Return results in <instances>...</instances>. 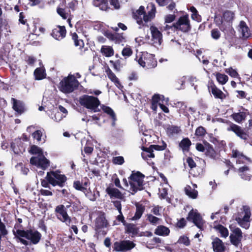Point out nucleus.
Returning <instances> with one entry per match:
<instances>
[{"label": "nucleus", "mask_w": 252, "mask_h": 252, "mask_svg": "<svg viewBox=\"0 0 252 252\" xmlns=\"http://www.w3.org/2000/svg\"><path fill=\"white\" fill-rule=\"evenodd\" d=\"M186 81V77L185 76H183L180 79H178L177 84H181L180 86H178L176 85L177 88L178 90L181 89L183 88V86L184 85L185 82Z\"/></svg>", "instance_id": "obj_57"}, {"label": "nucleus", "mask_w": 252, "mask_h": 252, "mask_svg": "<svg viewBox=\"0 0 252 252\" xmlns=\"http://www.w3.org/2000/svg\"><path fill=\"white\" fill-rule=\"evenodd\" d=\"M46 179L53 186H58L60 187H63L66 181L65 175L62 174L59 170L47 172Z\"/></svg>", "instance_id": "obj_8"}, {"label": "nucleus", "mask_w": 252, "mask_h": 252, "mask_svg": "<svg viewBox=\"0 0 252 252\" xmlns=\"http://www.w3.org/2000/svg\"><path fill=\"white\" fill-rule=\"evenodd\" d=\"M78 81L73 75L69 74L60 83L59 89L63 93L69 94L73 92L79 86Z\"/></svg>", "instance_id": "obj_6"}, {"label": "nucleus", "mask_w": 252, "mask_h": 252, "mask_svg": "<svg viewBox=\"0 0 252 252\" xmlns=\"http://www.w3.org/2000/svg\"><path fill=\"white\" fill-rule=\"evenodd\" d=\"M11 103L12 104V108L18 114H22L25 111V105L24 103L14 98H11Z\"/></svg>", "instance_id": "obj_23"}, {"label": "nucleus", "mask_w": 252, "mask_h": 252, "mask_svg": "<svg viewBox=\"0 0 252 252\" xmlns=\"http://www.w3.org/2000/svg\"><path fill=\"white\" fill-rule=\"evenodd\" d=\"M245 214L242 218H237L236 220L240 226L245 229H248L250 227V218L251 216V212L250 209L246 207H244Z\"/></svg>", "instance_id": "obj_18"}, {"label": "nucleus", "mask_w": 252, "mask_h": 252, "mask_svg": "<svg viewBox=\"0 0 252 252\" xmlns=\"http://www.w3.org/2000/svg\"><path fill=\"white\" fill-rule=\"evenodd\" d=\"M52 36L56 39L60 40L66 35V30L64 26H58L54 28L51 33Z\"/></svg>", "instance_id": "obj_22"}, {"label": "nucleus", "mask_w": 252, "mask_h": 252, "mask_svg": "<svg viewBox=\"0 0 252 252\" xmlns=\"http://www.w3.org/2000/svg\"><path fill=\"white\" fill-rule=\"evenodd\" d=\"M136 212L134 216L132 217V220H139L145 211V206L139 203H136Z\"/></svg>", "instance_id": "obj_31"}, {"label": "nucleus", "mask_w": 252, "mask_h": 252, "mask_svg": "<svg viewBox=\"0 0 252 252\" xmlns=\"http://www.w3.org/2000/svg\"><path fill=\"white\" fill-rule=\"evenodd\" d=\"M239 31L241 32L242 37L245 39H247L250 36V32L249 28L247 26L246 23L241 21L239 25Z\"/></svg>", "instance_id": "obj_25"}, {"label": "nucleus", "mask_w": 252, "mask_h": 252, "mask_svg": "<svg viewBox=\"0 0 252 252\" xmlns=\"http://www.w3.org/2000/svg\"><path fill=\"white\" fill-rule=\"evenodd\" d=\"M165 31L174 30L181 31L183 32H188L190 30L191 26L188 15L180 17L178 21L172 26L166 25L163 27Z\"/></svg>", "instance_id": "obj_7"}, {"label": "nucleus", "mask_w": 252, "mask_h": 252, "mask_svg": "<svg viewBox=\"0 0 252 252\" xmlns=\"http://www.w3.org/2000/svg\"><path fill=\"white\" fill-rule=\"evenodd\" d=\"M147 220L153 225H156L158 223V221L159 220V219L153 216L151 214H147Z\"/></svg>", "instance_id": "obj_47"}, {"label": "nucleus", "mask_w": 252, "mask_h": 252, "mask_svg": "<svg viewBox=\"0 0 252 252\" xmlns=\"http://www.w3.org/2000/svg\"><path fill=\"white\" fill-rule=\"evenodd\" d=\"M249 170V168L248 166H244L242 167H240L238 169V172L241 178L246 180H250V176L249 174H247V172Z\"/></svg>", "instance_id": "obj_38"}, {"label": "nucleus", "mask_w": 252, "mask_h": 252, "mask_svg": "<svg viewBox=\"0 0 252 252\" xmlns=\"http://www.w3.org/2000/svg\"><path fill=\"white\" fill-rule=\"evenodd\" d=\"M150 31L152 34V41L155 46L160 45L162 41V35L158 29L155 26H151Z\"/></svg>", "instance_id": "obj_17"}, {"label": "nucleus", "mask_w": 252, "mask_h": 252, "mask_svg": "<svg viewBox=\"0 0 252 252\" xmlns=\"http://www.w3.org/2000/svg\"><path fill=\"white\" fill-rule=\"evenodd\" d=\"M152 101L154 103H157L159 105L160 103H164V102L166 103L167 102L168 99H165L164 96L162 95L155 94L153 96Z\"/></svg>", "instance_id": "obj_41"}, {"label": "nucleus", "mask_w": 252, "mask_h": 252, "mask_svg": "<svg viewBox=\"0 0 252 252\" xmlns=\"http://www.w3.org/2000/svg\"><path fill=\"white\" fill-rule=\"evenodd\" d=\"M93 5L103 11L107 10L109 7L107 0H93Z\"/></svg>", "instance_id": "obj_26"}, {"label": "nucleus", "mask_w": 252, "mask_h": 252, "mask_svg": "<svg viewBox=\"0 0 252 252\" xmlns=\"http://www.w3.org/2000/svg\"><path fill=\"white\" fill-rule=\"evenodd\" d=\"M191 144L190 140L188 138H185L179 143V146L184 153H186L189 151Z\"/></svg>", "instance_id": "obj_32"}, {"label": "nucleus", "mask_w": 252, "mask_h": 252, "mask_svg": "<svg viewBox=\"0 0 252 252\" xmlns=\"http://www.w3.org/2000/svg\"><path fill=\"white\" fill-rule=\"evenodd\" d=\"M169 229L163 225H158L155 230V233L156 235L166 236L169 234Z\"/></svg>", "instance_id": "obj_29"}, {"label": "nucleus", "mask_w": 252, "mask_h": 252, "mask_svg": "<svg viewBox=\"0 0 252 252\" xmlns=\"http://www.w3.org/2000/svg\"><path fill=\"white\" fill-rule=\"evenodd\" d=\"M228 131H233L237 136L243 140H247L249 135L242 128V127L233 123L229 122L228 126L226 128Z\"/></svg>", "instance_id": "obj_13"}, {"label": "nucleus", "mask_w": 252, "mask_h": 252, "mask_svg": "<svg viewBox=\"0 0 252 252\" xmlns=\"http://www.w3.org/2000/svg\"><path fill=\"white\" fill-rule=\"evenodd\" d=\"M232 157L236 158V162H239L241 159H248V158L244 155L237 150H233L232 151Z\"/></svg>", "instance_id": "obj_39"}, {"label": "nucleus", "mask_w": 252, "mask_h": 252, "mask_svg": "<svg viewBox=\"0 0 252 252\" xmlns=\"http://www.w3.org/2000/svg\"><path fill=\"white\" fill-rule=\"evenodd\" d=\"M108 225V223L107 220H106L105 214L102 213H100L95 220V230L98 233H100L101 232V230L104 228H106Z\"/></svg>", "instance_id": "obj_20"}, {"label": "nucleus", "mask_w": 252, "mask_h": 252, "mask_svg": "<svg viewBox=\"0 0 252 252\" xmlns=\"http://www.w3.org/2000/svg\"><path fill=\"white\" fill-rule=\"evenodd\" d=\"M110 2L111 5L113 6L116 9L120 8V5L118 0H110Z\"/></svg>", "instance_id": "obj_64"}, {"label": "nucleus", "mask_w": 252, "mask_h": 252, "mask_svg": "<svg viewBox=\"0 0 252 252\" xmlns=\"http://www.w3.org/2000/svg\"><path fill=\"white\" fill-rule=\"evenodd\" d=\"M178 243L183 244L186 246H189L190 244V241L187 236H181L178 240Z\"/></svg>", "instance_id": "obj_53"}, {"label": "nucleus", "mask_w": 252, "mask_h": 252, "mask_svg": "<svg viewBox=\"0 0 252 252\" xmlns=\"http://www.w3.org/2000/svg\"><path fill=\"white\" fill-rule=\"evenodd\" d=\"M166 147V144L163 143L162 145H152L148 148L142 147L143 152L141 154L142 158L145 160H148L150 158H154L155 155L153 153L154 150L162 151Z\"/></svg>", "instance_id": "obj_10"}, {"label": "nucleus", "mask_w": 252, "mask_h": 252, "mask_svg": "<svg viewBox=\"0 0 252 252\" xmlns=\"http://www.w3.org/2000/svg\"><path fill=\"white\" fill-rule=\"evenodd\" d=\"M0 232L2 235H6L7 234V231L6 229L5 225L0 220Z\"/></svg>", "instance_id": "obj_62"}, {"label": "nucleus", "mask_w": 252, "mask_h": 252, "mask_svg": "<svg viewBox=\"0 0 252 252\" xmlns=\"http://www.w3.org/2000/svg\"><path fill=\"white\" fill-rule=\"evenodd\" d=\"M126 232L134 236L138 234V229L135 225L131 223H124Z\"/></svg>", "instance_id": "obj_34"}, {"label": "nucleus", "mask_w": 252, "mask_h": 252, "mask_svg": "<svg viewBox=\"0 0 252 252\" xmlns=\"http://www.w3.org/2000/svg\"><path fill=\"white\" fill-rule=\"evenodd\" d=\"M55 212L57 218L61 221L69 225L71 223V218L67 214L66 208L63 205L57 206L55 208Z\"/></svg>", "instance_id": "obj_12"}, {"label": "nucleus", "mask_w": 252, "mask_h": 252, "mask_svg": "<svg viewBox=\"0 0 252 252\" xmlns=\"http://www.w3.org/2000/svg\"><path fill=\"white\" fill-rule=\"evenodd\" d=\"M216 228L220 233L221 237L226 238L228 236L229 232L226 227L221 225H219Z\"/></svg>", "instance_id": "obj_45"}, {"label": "nucleus", "mask_w": 252, "mask_h": 252, "mask_svg": "<svg viewBox=\"0 0 252 252\" xmlns=\"http://www.w3.org/2000/svg\"><path fill=\"white\" fill-rule=\"evenodd\" d=\"M215 21L217 25H224L225 23L224 22L222 17L220 16H216L215 17Z\"/></svg>", "instance_id": "obj_60"}, {"label": "nucleus", "mask_w": 252, "mask_h": 252, "mask_svg": "<svg viewBox=\"0 0 252 252\" xmlns=\"http://www.w3.org/2000/svg\"><path fill=\"white\" fill-rule=\"evenodd\" d=\"M243 238V233L241 230L238 228H234L232 230V233L229 236L230 242L236 247H239Z\"/></svg>", "instance_id": "obj_15"}, {"label": "nucleus", "mask_w": 252, "mask_h": 252, "mask_svg": "<svg viewBox=\"0 0 252 252\" xmlns=\"http://www.w3.org/2000/svg\"><path fill=\"white\" fill-rule=\"evenodd\" d=\"M73 187L75 189L81 191H84L86 189V188L82 186L79 181L74 182L73 184Z\"/></svg>", "instance_id": "obj_59"}, {"label": "nucleus", "mask_w": 252, "mask_h": 252, "mask_svg": "<svg viewBox=\"0 0 252 252\" xmlns=\"http://www.w3.org/2000/svg\"><path fill=\"white\" fill-rule=\"evenodd\" d=\"M187 162L190 168H193L196 166V163L191 158H188L187 159Z\"/></svg>", "instance_id": "obj_63"}, {"label": "nucleus", "mask_w": 252, "mask_h": 252, "mask_svg": "<svg viewBox=\"0 0 252 252\" xmlns=\"http://www.w3.org/2000/svg\"><path fill=\"white\" fill-rule=\"evenodd\" d=\"M211 37L215 39L218 40L220 37V32L217 29H213L211 31Z\"/></svg>", "instance_id": "obj_49"}, {"label": "nucleus", "mask_w": 252, "mask_h": 252, "mask_svg": "<svg viewBox=\"0 0 252 252\" xmlns=\"http://www.w3.org/2000/svg\"><path fill=\"white\" fill-rule=\"evenodd\" d=\"M204 144L205 146V155L212 158H215L217 153L213 147L207 142H204Z\"/></svg>", "instance_id": "obj_30"}, {"label": "nucleus", "mask_w": 252, "mask_h": 252, "mask_svg": "<svg viewBox=\"0 0 252 252\" xmlns=\"http://www.w3.org/2000/svg\"><path fill=\"white\" fill-rule=\"evenodd\" d=\"M105 191L111 199L123 200L125 198L124 195L118 189L115 188L113 185H110L106 189Z\"/></svg>", "instance_id": "obj_19"}, {"label": "nucleus", "mask_w": 252, "mask_h": 252, "mask_svg": "<svg viewBox=\"0 0 252 252\" xmlns=\"http://www.w3.org/2000/svg\"><path fill=\"white\" fill-rule=\"evenodd\" d=\"M112 161L114 164L118 165H122L125 162L124 158L122 156L114 157Z\"/></svg>", "instance_id": "obj_48"}, {"label": "nucleus", "mask_w": 252, "mask_h": 252, "mask_svg": "<svg viewBox=\"0 0 252 252\" xmlns=\"http://www.w3.org/2000/svg\"><path fill=\"white\" fill-rule=\"evenodd\" d=\"M226 72L232 77L236 78L239 76V74L236 70L233 69L232 68L227 69Z\"/></svg>", "instance_id": "obj_54"}, {"label": "nucleus", "mask_w": 252, "mask_h": 252, "mask_svg": "<svg viewBox=\"0 0 252 252\" xmlns=\"http://www.w3.org/2000/svg\"><path fill=\"white\" fill-rule=\"evenodd\" d=\"M25 61L30 66H33L35 62H36V59L32 56H28L25 59Z\"/></svg>", "instance_id": "obj_58"}, {"label": "nucleus", "mask_w": 252, "mask_h": 252, "mask_svg": "<svg viewBox=\"0 0 252 252\" xmlns=\"http://www.w3.org/2000/svg\"><path fill=\"white\" fill-rule=\"evenodd\" d=\"M231 117L237 123H240L244 120L246 117V113L240 112L239 113H234L231 115Z\"/></svg>", "instance_id": "obj_36"}, {"label": "nucleus", "mask_w": 252, "mask_h": 252, "mask_svg": "<svg viewBox=\"0 0 252 252\" xmlns=\"http://www.w3.org/2000/svg\"><path fill=\"white\" fill-rule=\"evenodd\" d=\"M151 8L150 10L146 13L144 7L141 6L135 13L134 18L139 25L142 24L143 21L147 22L155 17L156 12L155 5L151 3L147 7V8Z\"/></svg>", "instance_id": "obj_4"}, {"label": "nucleus", "mask_w": 252, "mask_h": 252, "mask_svg": "<svg viewBox=\"0 0 252 252\" xmlns=\"http://www.w3.org/2000/svg\"><path fill=\"white\" fill-rule=\"evenodd\" d=\"M33 137L36 139L38 142L41 141V137L42 136V132L40 130H37L32 133Z\"/></svg>", "instance_id": "obj_55"}, {"label": "nucleus", "mask_w": 252, "mask_h": 252, "mask_svg": "<svg viewBox=\"0 0 252 252\" xmlns=\"http://www.w3.org/2000/svg\"><path fill=\"white\" fill-rule=\"evenodd\" d=\"M206 133V130L203 126H199L195 130V134L197 136H203Z\"/></svg>", "instance_id": "obj_50"}, {"label": "nucleus", "mask_w": 252, "mask_h": 252, "mask_svg": "<svg viewBox=\"0 0 252 252\" xmlns=\"http://www.w3.org/2000/svg\"><path fill=\"white\" fill-rule=\"evenodd\" d=\"M101 52L106 57H111L114 55L112 48L108 46H102L101 48Z\"/></svg>", "instance_id": "obj_40"}, {"label": "nucleus", "mask_w": 252, "mask_h": 252, "mask_svg": "<svg viewBox=\"0 0 252 252\" xmlns=\"http://www.w3.org/2000/svg\"><path fill=\"white\" fill-rule=\"evenodd\" d=\"M21 139H16L11 143V147L15 154H19L25 151V148L21 145Z\"/></svg>", "instance_id": "obj_24"}, {"label": "nucleus", "mask_w": 252, "mask_h": 252, "mask_svg": "<svg viewBox=\"0 0 252 252\" xmlns=\"http://www.w3.org/2000/svg\"><path fill=\"white\" fill-rule=\"evenodd\" d=\"M64 117L65 116H63V114H62L61 112L57 111L54 114V117H52V119L55 121L59 122L63 119V117Z\"/></svg>", "instance_id": "obj_51"}, {"label": "nucleus", "mask_w": 252, "mask_h": 252, "mask_svg": "<svg viewBox=\"0 0 252 252\" xmlns=\"http://www.w3.org/2000/svg\"><path fill=\"white\" fill-rule=\"evenodd\" d=\"M34 76L35 80H42L45 78V70L40 67L37 68L34 71Z\"/></svg>", "instance_id": "obj_37"}, {"label": "nucleus", "mask_w": 252, "mask_h": 252, "mask_svg": "<svg viewBox=\"0 0 252 252\" xmlns=\"http://www.w3.org/2000/svg\"><path fill=\"white\" fill-rule=\"evenodd\" d=\"M186 194L191 199H196L198 196V191L190 186L187 185L184 189Z\"/></svg>", "instance_id": "obj_28"}, {"label": "nucleus", "mask_w": 252, "mask_h": 252, "mask_svg": "<svg viewBox=\"0 0 252 252\" xmlns=\"http://www.w3.org/2000/svg\"><path fill=\"white\" fill-rule=\"evenodd\" d=\"M101 108L104 112L108 114L112 119L113 121L112 126H115V121L117 120V118L114 111L110 107L104 105H102L101 106Z\"/></svg>", "instance_id": "obj_27"}, {"label": "nucleus", "mask_w": 252, "mask_h": 252, "mask_svg": "<svg viewBox=\"0 0 252 252\" xmlns=\"http://www.w3.org/2000/svg\"><path fill=\"white\" fill-rule=\"evenodd\" d=\"M107 37L110 39L115 41L116 43H120L123 40L122 36L115 33H108L106 34Z\"/></svg>", "instance_id": "obj_44"}, {"label": "nucleus", "mask_w": 252, "mask_h": 252, "mask_svg": "<svg viewBox=\"0 0 252 252\" xmlns=\"http://www.w3.org/2000/svg\"><path fill=\"white\" fill-rule=\"evenodd\" d=\"M216 79L219 83L224 85L227 82L228 78L227 75L224 74L217 73L216 74Z\"/></svg>", "instance_id": "obj_43"}, {"label": "nucleus", "mask_w": 252, "mask_h": 252, "mask_svg": "<svg viewBox=\"0 0 252 252\" xmlns=\"http://www.w3.org/2000/svg\"><path fill=\"white\" fill-rule=\"evenodd\" d=\"M72 38L74 41V45L75 46H79L80 48H81L83 46V41L81 39H78V35L76 33H73L72 34Z\"/></svg>", "instance_id": "obj_46"}, {"label": "nucleus", "mask_w": 252, "mask_h": 252, "mask_svg": "<svg viewBox=\"0 0 252 252\" xmlns=\"http://www.w3.org/2000/svg\"><path fill=\"white\" fill-rule=\"evenodd\" d=\"M181 131L180 127L176 126H172L167 128V132L168 135L173 136Z\"/></svg>", "instance_id": "obj_42"}, {"label": "nucleus", "mask_w": 252, "mask_h": 252, "mask_svg": "<svg viewBox=\"0 0 252 252\" xmlns=\"http://www.w3.org/2000/svg\"><path fill=\"white\" fill-rule=\"evenodd\" d=\"M187 219L192 221L198 228H202L203 221L200 215L196 210H191L189 213Z\"/></svg>", "instance_id": "obj_16"}, {"label": "nucleus", "mask_w": 252, "mask_h": 252, "mask_svg": "<svg viewBox=\"0 0 252 252\" xmlns=\"http://www.w3.org/2000/svg\"><path fill=\"white\" fill-rule=\"evenodd\" d=\"M209 92L211 93L215 98L220 99L222 101L228 95V94L223 93L218 88L212 81L209 82L208 85Z\"/></svg>", "instance_id": "obj_14"}, {"label": "nucleus", "mask_w": 252, "mask_h": 252, "mask_svg": "<svg viewBox=\"0 0 252 252\" xmlns=\"http://www.w3.org/2000/svg\"><path fill=\"white\" fill-rule=\"evenodd\" d=\"M79 102L82 106L94 112L99 111L98 106L100 105V101L97 97L83 95L80 97Z\"/></svg>", "instance_id": "obj_9"}, {"label": "nucleus", "mask_w": 252, "mask_h": 252, "mask_svg": "<svg viewBox=\"0 0 252 252\" xmlns=\"http://www.w3.org/2000/svg\"><path fill=\"white\" fill-rule=\"evenodd\" d=\"M233 13L230 11H226L223 14V19L224 23L226 22V26L228 27V28H230L231 27V22L232 21L233 19Z\"/></svg>", "instance_id": "obj_35"}, {"label": "nucleus", "mask_w": 252, "mask_h": 252, "mask_svg": "<svg viewBox=\"0 0 252 252\" xmlns=\"http://www.w3.org/2000/svg\"><path fill=\"white\" fill-rule=\"evenodd\" d=\"M122 54L123 56L129 57L132 55V51L129 47H126L122 50Z\"/></svg>", "instance_id": "obj_52"}, {"label": "nucleus", "mask_w": 252, "mask_h": 252, "mask_svg": "<svg viewBox=\"0 0 252 252\" xmlns=\"http://www.w3.org/2000/svg\"><path fill=\"white\" fill-rule=\"evenodd\" d=\"M57 13L63 19H66L68 17V14L65 12L64 9L62 8H57Z\"/></svg>", "instance_id": "obj_56"}, {"label": "nucleus", "mask_w": 252, "mask_h": 252, "mask_svg": "<svg viewBox=\"0 0 252 252\" xmlns=\"http://www.w3.org/2000/svg\"><path fill=\"white\" fill-rule=\"evenodd\" d=\"M212 245L215 252H228L224 244L218 237L213 239Z\"/></svg>", "instance_id": "obj_21"}, {"label": "nucleus", "mask_w": 252, "mask_h": 252, "mask_svg": "<svg viewBox=\"0 0 252 252\" xmlns=\"http://www.w3.org/2000/svg\"><path fill=\"white\" fill-rule=\"evenodd\" d=\"M29 152L32 155H37L31 158L30 162L32 164L42 170H45L49 166V160L43 155V151L39 147L32 145Z\"/></svg>", "instance_id": "obj_2"}, {"label": "nucleus", "mask_w": 252, "mask_h": 252, "mask_svg": "<svg viewBox=\"0 0 252 252\" xmlns=\"http://www.w3.org/2000/svg\"><path fill=\"white\" fill-rule=\"evenodd\" d=\"M175 19V16L174 14H169L165 16L164 20L165 23H170Z\"/></svg>", "instance_id": "obj_61"}, {"label": "nucleus", "mask_w": 252, "mask_h": 252, "mask_svg": "<svg viewBox=\"0 0 252 252\" xmlns=\"http://www.w3.org/2000/svg\"><path fill=\"white\" fill-rule=\"evenodd\" d=\"M135 60L140 66L146 69L153 68L157 65V62L155 56L147 52L138 53Z\"/></svg>", "instance_id": "obj_5"}, {"label": "nucleus", "mask_w": 252, "mask_h": 252, "mask_svg": "<svg viewBox=\"0 0 252 252\" xmlns=\"http://www.w3.org/2000/svg\"><path fill=\"white\" fill-rule=\"evenodd\" d=\"M135 244L129 240L115 242L113 244V251L117 252H126L135 247Z\"/></svg>", "instance_id": "obj_11"}, {"label": "nucleus", "mask_w": 252, "mask_h": 252, "mask_svg": "<svg viewBox=\"0 0 252 252\" xmlns=\"http://www.w3.org/2000/svg\"><path fill=\"white\" fill-rule=\"evenodd\" d=\"M106 72L108 77L111 81L114 82L117 87L120 88L121 85L118 78L109 67L106 68Z\"/></svg>", "instance_id": "obj_33"}, {"label": "nucleus", "mask_w": 252, "mask_h": 252, "mask_svg": "<svg viewBox=\"0 0 252 252\" xmlns=\"http://www.w3.org/2000/svg\"><path fill=\"white\" fill-rule=\"evenodd\" d=\"M144 175L140 172H132L128 178V183L129 184L128 190L132 194H134L138 190L144 189Z\"/></svg>", "instance_id": "obj_3"}, {"label": "nucleus", "mask_w": 252, "mask_h": 252, "mask_svg": "<svg viewBox=\"0 0 252 252\" xmlns=\"http://www.w3.org/2000/svg\"><path fill=\"white\" fill-rule=\"evenodd\" d=\"M13 233L17 241L25 246L29 245V242L23 239V238L30 240L31 242L33 244H36L39 242L41 237V234L37 231L32 230H24L17 229L16 225L14 226Z\"/></svg>", "instance_id": "obj_1"}]
</instances>
